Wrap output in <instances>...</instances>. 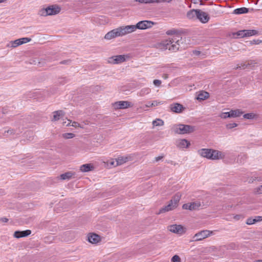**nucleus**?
Here are the masks:
<instances>
[{"label":"nucleus","mask_w":262,"mask_h":262,"mask_svg":"<svg viewBox=\"0 0 262 262\" xmlns=\"http://www.w3.org/2000/svg\"><path fill=\"white\" fill-rule=\"evenodd\" d=\"M53 117L52 119L53 121H58L60 119V118L63 117L64 115V113L62 110H58L56 111H54L53 113Z\"/></svg>","instance_id":"21"},{"label":"nucleus","mask_w":262,"mask_h":262,"mask_svg":"<svg viewBox=\"0 0 262 262\" xmlns=\"http://www.w3.org/2000/svg\"><path fill=\"white\" fill-rule=\"evenodd\" d=\"M125 60V56L124 55H120L112 56L108 59V62L112 64H118Z\"/></svg>","instance_id":"12"},{"label":"nucleus","mask_w":262,"mask_h":262,"mask_svg":"<svg viewBox=\"0 0 262 262\" xmlns=\"http://www.w3.org/2000/svg\"><path fill=\"white\" fill-rule=\"evenodd\" d=\"M20 40V41H21V45L25 43L31 41V39L28 37H24L21 38H19Z\"/></svg>","instance_id":"44"},{"label":"nucleus","mask_w":262,"mask_h":262,"mask_svg":"<svg viewBox=\"0 0 262 262\" xmlns=\"http://www.w3.org/2000/svg\"><path fill=\"white\" fill-rule=\"evenodd\" d=\"M199 13L200 14V15H199H199H198L196 18L199 19L200 21L202 23H206L209 21V16L207 13L203 12L200 10Z\"/></svg>","instance_id":"18"},{"label":"nucleus","mask_w":262,"mask_h":262,"mask_svg":"<svg viewBox=\"0 0 262 262\" xmlns=\"http://www.w3.org/2000/svg\"><path fill=\"white\" fill-rule=\"evenodd\" d=\"M256 223V219L249 218L247 220L246 223L248 225H252Z\"/></svg>","instance_id":"43"},{"label":"nucleus","mask_w":262,"mask_h":262,"mask_svg":"<svg viewBox=\"0 0 262 262\" xmlns=\"http://www.w3.org/2000/svg\"><path fill=\"white\" fill-rule=\"evenodd\" d=\"M100 240V236L95 233L92 234L88 237V241L90 243L92 244H96L98 243Z\"/></svg>","instance_id":"25"},{"label":"nucleus","mask_w":262,"mask_h":262,"mask_svg":"<svg viewBox=\"0 0 262 262\" xmlns=\"http://www.w3.org/2000/svg\"><path fill=\"white\" fill-rule=\"evenodd\" d=\"M247 159V156L245 154H241L237 158V162L239 163H243Z\"/></svg>","instance_id":"32"},{"label":"nucleus","mask_w":262,"mask_h":262,"mask_svg":"<svg viewBox=\"0 0 262 262\" xmlns=\"http://www.w3.org/2000/svg\"><path fill=\"white\" fill-rule=\"evenodd\" d=\"M94 169V166L92 164H85L82 165L80 167V170L82 172H89Z\"/></svg>","instance_id":"22"},{"label":"nucleus","mask_w":262,"mask_h":262,"mask_svg":"<svg viewBox=\"0 0 262 262\" xmlns=\"http://www.w3.org/2000/svg\"><path fill=\"white\" fill-rule=\"evenodd\" d=\"M262 42V41L261 40H259V39H254L252 41H250V43L251 45H258L259 43H260L261 42Z\"/></svg>","instance_id":"45"},{"label":"nucleus","mask_w":262,"mask_h":262,"mask_svg":"<svg viewBox=\"0 0 262 262\" xmlns=\"http://www.w3.org/2000/svg\"><path fill=\"white\" fill-rule=\"evenodd\" d=\"M72 126H73L74 127H77V126L80 127V124L78 122H76L75 121L73 122Z\"/></svg>","instance_id":"50"},{"label":"nucleus","mask_w":262,"mask_h":262,"mask_svg":"<svg viewBox=\"0 0 262 262\" xmlns=\"http://www.w3.org/2000/svg\"><path fill=\"white\" fill-rule=\"evenodd\" d=\"M255 219H256V222L262 221V216H257Z\"/></svg>","instance_id":"51"},{"label":"nucleus","mask_w":262,"mask_h":262,"mask_svg":"<svg viewBox=\"0 0 262 262\" xmlns=\"http://www.w3.org/2000/svg\"><path fill=\"white\" fill-rule=\"evenodd\" d=\"M121 32L119 27L113 29L105 34L104 38L107 40H110L117 37L122 36Z\"/></svg>","instance_id":"7"},{"label":"nucleus","mask_w":262,"mask_h":262,"mask_svg":"<svg viewBox=\"0 0 262 262\" xmlns=\"http://www.w3.org/2000/svg\"><path fill=\"white\" fill-rule=\"evenodd\" d=\"M209 96V95L208 93L202 91L198 94L196 99L198 100H204L208 98Z\"/></svg>","instance_id":"28"},{"label":"nucleus","mask_w":262,"mask_h":262,"mask_svg":"<svg viewBox=\"0 0 262 262\" xmlns=\"http://www.w3.org/2000/svg\"><path fill=\"white\" fill-rule=\"evenodd\" d=\"M190 142L186 139H178L176 141V145L179 148H187L190 145Z\"/></svg>","instance_id":"15"},{"label":"nucleus","mask_w":262,"mask_h":262,"mask_svg":"<svg viewBox=\"0 0 262 262\" xmlns=\"http://www.w3.org/2000/svg\"><path fill=\"white\" fill-rule=\"evenodd\" d=\"M153 83L156 86H159L161 84V81L160 80L155 79L154 80Z\"/></svg>","instance_id":"47"},{"label":"nucleus","mask_w":262,"mask_h":262,"mask_svg":"<svg viewBox=\"0 0 262 262\" xmlns=\"http://www.w3.org/2000/svg\"><path fill=\"white\" fill-rule=\"evenodd\" d=\"M181 196V193L180 192H177L174 195L169 202L173 203L174 206L177 207Z\"/></svg>","instance_id":"23"},{"label":"nucleus","mask_w":262,"mask_h":262,"mask_svg":"<svg viewBox=\"0 0 262 262\" xmlns=\"http://www.w3.org/2000/svg\"><path fill=\"white\" fill-rule=\"evenodd\" d=\"M169 108L171 112L175 113H180L185 110V107L181 104L174 103L170 105Z\"/></svg>","instance_id":"14"},{"label":"nucleus","mask_w":262,"mask_h":262,"mask_svg":"<svg viewBox=\"0 0 262 262\" xmlns=\"http://www.w3.org/2000/svg\"><path fill=\"white\" fill-rule=\"evenodd\" d=\"M176 206H173V203L169 202L167 205L163 207L159 210L158 214L162 213L165 212L172 210L176 208Z\"/></svg>","instance_id":"19"},{"label":"nucleus","mask_w":262,"mask_h":262,"mask_svg":"<svg viewBox=\"0 0 262 262\" xmlns=\"http://www.w3.org/2000/svg\"><path fill=\"white\" fill-rule=\"evenodd\" d=\"M126 161V159H124L122 157H119L116 159L117 165H121Z\"/></svg>","instance_id":"39"},{"label":"nucleus","mask_w":262,"mask_h":262,"mask_svg":"<svg viewBox=\"0 0 262 262\" xmlns=\"http://www.w3.org/2000/svg\"><path fill=\"white\" fill-rule=\"evenodd\" d=\"M75 173L72 171H68L60 175L59 178L61 180H69L72 178Z\"/></svg>","instance_id":"20"},{"label":"nucleus","mask_w":262,"mask_h":262,"mask_svg":"<svg viewBox=\"0 0 262 262\" xmlns=\"http://www.w3.org/2000/svg\"><path fill=\"white\" fill-rule=\"evenodd\" d=\"M198 154L202 157L210 159L211 149L202 148L198 150Z\"/></svg>","instance_id":"17"},{"label":"nucleus","mask_w":262,"mask_h":262,"mask_svg":"<svg viewBox=\"0 0 262 262\" xmlns=\"http://www.w3.org/2000/svg\"><path fill=\"white\" fill-rule=\"evenodd\" d=\"M200 10L198 9H193L189 11L187 13V16L189 19H192L194 17H197V15H200Z\"/></svg>","instance_id":"24"},{"label":"nucleus","mask_w":262,"mask_h":262,"mask_svg":"<svg viewBox=\"0 0 262 262\" xmlns=\"http://www.w3.org/2000/svg\"><path fill=\"white\" fill-rule=\"evenodd\" d=\"M166 34L168 35H176L175 36H180L178 33V31L175 29L169 30L166 32Z\"/></svg>","instance_id":"37"},{"label":"nucleus","mask_w":262,"mask_h":262,"mask_svg":"<svg viewBox=\"0 0 262 262\" xmlns=\"http://www.w3.org/2000/svg\"><path fill=\"white\" fill-rule=\"evenodd\" d=\"M182 39L180 36H173L171 39L162 41L158 47L162 50L168 49L172 52H176L180 49V41Z\"/></svg>","instance_id":"1"},{"label":"nucleus","mask_w":262,"mask_h":262,"mask_svg":"<svg viewBox=\"0 0 262 262\" xmlns=\"http://www.w3.org/2000/svg\"><path fill=\"white\" fill-rule=\"evenodd\" d=\"M163 156H159V157H156L155 158V161L158 162L159 161V160H161L162 159H163Z\"/></svg>","instance_id":"52"},{"label":"nucleus","mask_w":262,"mask_h":262,"mask_svg":"<svg viewBox=\"0 0 262 262\" xmlns=\"http://www.w3.org/2000/svg\"><path fill=\"white\" fill-rule=\"evenodd\" d=\"M8 133V134H9L10 135H14L15 133V130H14V129H8L7 130V131H5V133H4V135L6 134V133Z\"/></svg>","instance_id":"46"},{"label":"nucleus","mask_w":262,"mask_h":262,"mask_svg":"<svg viewBox=\"0 0 262 262\" xmlns=\"http://www.w3.org/2000/svg\"><path fill=\"white\" fill-rule=\"evenodd\" d=\"M152 124L155 126H163L164 121L161 119H157L152 121Z\"/></svg>","instance_id":"30"},{"label":"nucleus","mask_w":262,"mask_h":262,"mask_svg":"<svg viewBox=\"0 0 262 262\" xmlns=\"http://www.w3.org/2000/svg\"><path fill=\"white\" fill-rule=\"evenodd\" d=\"M201 206V202L196 201L190 203L184 204L182 206V208L184 209H187L192 211L199 209Z\"/></svg>","instance_id":"8"},{"label":"nucleus","mask_w":262,"mask_h":262,"mask_svg":"<svg viewBox=\"0 0 262 262\" xmlns=\"http://www.w3.org/2000/svg\"><path fill=\"white\" fill-rule=\"evenodd\" d=\"M253 262H262V260L258 259V260H255Z\"/></svg>","instance_id":"55"},{"label":"nucleus","mask_w":262,"mask_h":262,"mask_svg":"<svg viewBox=\"0 0 262 262\" xmlns=\"http://www.w3.org/2000/svg\"><path fill=\"white\" fill-rule=\"evenodd\" d=\"M61 11L60 7L56 5H52L46 8H42L38 12V15L41 16L53 15L58 14Z\"/></svg>","instance_id":"2"},{"label":"nucleus","mask_w":262,"mask_h":262,"mask_svg":"<svg viewBox=\"0 0 262 262\" xmlns=\"http://www.w3.org/2000/svg\"><path fill=\"white\" fill-rule=\"evenodd\" d=\"M70 60H63L60 62V64H68L69 62H70Z\"/></svg>","instance_id":"53"},{"label":"nucleus","mask_w":262,"mask_h":262,"mask_svg":"<svg viewBox=\"0 0 262 262\" xmlns=\"http://www.w3.org/2000/svg\"><path fill=\"white\" fill-rule=\"evenodd\" d=\"M140 3L149 4V3H158L160 2L158 0H135Z\"/></svg>","instance_id":"31"},{"label":"nucleus","mask_w":262,"mask_h":262,"mask_svg":"<svg viewBox=\"0 0 262 262\" xmlns=\"http://www.w3.org/2000/svg\"><path fill=\"white\" fill-rule=\"evenodd\" d=\"M258 34V31L256 30H242L233 33V36L236 38H243Z\"/></svg>","instance_id":"4"},{"label":"nucleus","mask_w":262,"mask_h":262,"mask_svg":"<svg viewBox=\"0 0 262 262\" xmlns=\"http://www.w3.org/2000/svg\"><path fill=\"white\" fill-rule=\"evenodd\" d=\"M174 132L176 134H189L195 130L194 126L179 124L173 126Z\"/></svg>","instance_id":"3"},{"label":"nucleus","mask_w":262,"mask_h":262,"mask_svg":"<svg viewBox=\"0 0 262 262\" xmlns=\"http://www.w3.org/2000/svg\"><path fill=\"white\" fill-rule=\"evenodd\" d=\"M200 51H193V53L195 54V55H199L200 54Z\"/></svg>","instance_id":"54"},{"label":"nucleus","mask_w":262,"mask_h":262,"mask_svg":"<svg viewBox=\"0 0 262 262\" xmlns=\"http://www.w3.org/2000/svg\"><path fill=\"white\" fill-rule=\"evenodd\" d=\"M220 117L223 119H226L227 118H230V112H224L220 115Z\"/></svg>","instance_id":"40"},{"label":"nucleus","mask_w":262,"mask_h":262,"mask_svg":"<svg viewBox=\"0 0 262 262\" xmlns=\"http://www.w3.org/2000/svg\"><path fill=\"white\" fill-rule=\"evenodd\" d=\"M249 12V9L245 7H242L239 8L235 9L233 13L235 14H244L247 13Z\"/></svg>","instance_id":"27"},{"label":"nucleus","mask_w":262,"mask_h":262,"mask_svg":"<svg viewBox=\"0 0 262 262\" xmlns=\"http://www.w3.org/2000/svg\"><path fill=\"white\" fill-rule=\"evenodd\" d=\"M62 136L66 139H69L74 138L75 134L73 133H64L62 135Z\"/></svg>","instance_id":"35"},{"label":"nucleus","mask_w":262,"mask_h":262,"mask_svg":"<svg viewBox=\"0 0 262 262\" xmlns=\"http://www.w3.org/2000/svg\"><path fill=\"white\" fill-rule=\"evenodd\" d=\"M154 24L155 23L150 20H141L136 25V27L137 29L145 30L151 28Z\"/></svg>","instance_id":"6"},{"label":"nucleus","mask_w":262,"mask_h":262,"mask_svg":"<svg viewBox=\"0 0 262 262\" xmlns=\"http://www.w3.org/2000/svg\"><path fill=\"white\" fill-rule=\"evenodd\" d=\"M213 234V231L204 230L201 231L198 233H196L193 236V241H200L204 238H206L210 236H211Z\"/></svg>","instance_id":"5"},{"label":"nucleus","mask_w":262,"mask_h":262,"mask_svg":"<svg viewBox=\"0 0 262 262\" xmlns=\"http://www.w3.org/2000/svg\"><path fill=\"white\" fill-rule=\"evenodd\" d=\"M168 230L174 233L182 235L185 232V228L181 225H172L168 226Z\"/></svg>","instance_id":"9"},{"label":"nucleus","mask_w":262,"mask_h":262,"mask_svg":"<svg viewBox=\"0 0 262 262\" xmlns=\"http://www.w3.org/2000/svg\"><path fill=\"white\" fill-rule=\"evenodd\" d=\"M243 114V112L240 111L239 110H231L230 111V118H235L240 116Z\"/></svg>","instance_id":"29"},{"label":"nucleus","mask_w":262,"mask_h":262,"mask_svg":"<svg viewBox=\"0 0 262 262\" xmlns=\"http://www.w3.org/2000/svg\"><path fill=\"white\" fill-rule=\"evenodd\" d=\"M237 126V124L235 123H228L226 125V128L227 129H232L234 127H235Z\"/></svg>","instance_id":"42"},{"label":"nucleus","mask_w":262,"mask_h":262,"mask_svg":"<svg viewBox=\"0 0 262 262\" xmlns=\"http://www.w3.org/2000/svg\"><path fill=\"white\" fill-rule=\"evenodd\" d=\"M256 115L253 113H247L244 115V118L247 119H252L255 118Z\"/></svg>","instance_id":"36"},{"label":"nucleus","mask_w":262,"mask_h":262,"mask_svg":"<svg viewBox=\"0 0 262 262\" xmlns=\"http://www.w3.org/2000/svg\"><path fill=\"white\" fill-rule=\"evenodd\" d=\"M31 233L30 230H26L24 231H16L14 232L13 236L16 238L26 237Z\"/></svg>","instance_id":"16"},{"label":"nucleus","mask_w":262,"mask_h":262,"mask_svg":"<svg viewBox=\"0 0 262 262\" xmlns=\"http://www.w3.org/2000/svg\"><path fill=\"white\" fill-rule=\"evenodd\" d=\"M256 63V62L254 60H249L248 61L247 63H244L241 64V66L237 65V66L235 68V69H238L243 67L244 69L247 68L248 67H254V65Z\"/></svg>","instance_id":"26"},{"label":"nucleus","mask_w":262,"mask_h":262,"mask_svg":"<svg viewBox=\"0 0 262 262\" xmlns=\"http://www.w3.org/2000/svg\"><path fill=\"white\" fill-rule=\"evenodd\" d=\"M150 89L148 88H144L142 89L139 92V95L140 96H143L145 94H147L149 93Z\"/></svg>","instance_id":"38"},{"label":"nucleus","mask_w":262,"mask_h":262,"mask_svg":"<svg viewBox=\"0 0 262 262\" xmlns=\"http://www.w3.org/2000/svg\"><path fill=\"white\" fill-rule=\"evenodd\" d=\"M171 262H181V258L178 255H175L172 257Z\"/></svg>","instance_id":"41"},{"label":"nucleus","mask_w":262,"mask_h":262,"mask_svg":"<svg viewBox=\"0 0 262 262\" xmlns=\"http://www.w3.org/2000/svg\"><path fill=\"white\" fill-rule=\"evenodd\" d=\"M21 41H20V39H17L15 40L14 41H12L11 42V47L12 48H15L18 46H20L21 45Z\"/></svg>","instance_id":"34"},{"label":"nucleus","mask_w":262,"mask_h":262,"mask_svg":"<svg viewBox=\"0 0 262 262\" xmlns=\"http://www.w3.org/2000/svg\"><path fill=\"white\" fill-rule=\"evenodd\" d=\"M0 221L3 223H7L8 221V219L6 217H2L0 219Z\"/></svg>","instance_id":"49"},{"label":"nucleus","mask_w":262,"mask_h":262,"mask_svg":"<svg viewBox=\"0 0 262 262\" xmlns=\"http://www.w3.org/2000/svg\"><path fill=\"white\" fill-rule=\"evenodd\" d=\"M161 104V102H159L157 101H154L153 102H148L146 104V107H153L158 106L159 104Z\"/></svg>","instance_id":"33"},{"label":"nucleus","mask_w":262,"mask_h":262,"mask_svg":"<svg viewBox=\"0 0 262 262\" xmlns=\"http://www.w3.org/2000/svg\"><path fill=\"white\" fill-rule=\"evenodd\" d=\"M256 192L258 194L262 193V185L256 188Z\"/></svg>","instance_id":"48"},{"label":"nucleus","mask_w":262,"mask_h":262,"mask_svg":"<svg viewBox=\"0 0 262 262\" xmlns=\"http://www.w3.org/2000/svg\"><path fill=\"white\" fill-rule=\"evenodd\" d=\"M210 160H220L223 159L225 157V155L224 152L217 150L211 149Z\"/></svg>","instance_id":"10"},{"label":"nucleus","mask_w":262,"mask_h":262,"mask_svg":"<svg viewBox=\"0 0 262 262\" xmlns=\"http://www.w3.org/2000/svg\"><path fill=\"white\" fill-rule=\"evenodd\" d=\"M115 106L116 108L119 109H124L132 107L133 104L128 101H120L116 102L115 103Z\"/></svg>","instance_id":"13"},{"label":"nucleus","mask_w":262,"mask_h":262,"mask_svg":"<svg viewBox=\"0 0 262 262\" xmlns=\"http://www.w3.org/2000/svg\"><path fill=\"white\" fill-rule=\"evenodd\" d=\"M122 36L125 35L127 34L132 33L136 31L137 28L136 25H128L119 27Z\"/></svg>","instance_id":"11"}]
</instances>
